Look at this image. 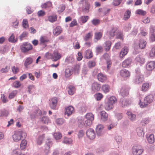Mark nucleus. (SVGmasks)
I'll list each match as a JSON object with an SVG mask.
<instances>
[{
  "label": "nucleus",
  "mask_w": 155,
  "mask_h": 155,
  "mask_svg": "<svg viewBox=\"0 0 155 155\" xmlns=\"http://www.w3.org/2000/svg\"><path fill=\"white\" fill-rule=\"evenodd\" d=\"M117 102L116 98L114 96H111L109 97L107 101L105 104V108L106 110H109L114 107V104Z\"/></svg>",
  "instance_id": "f257e3e1"
},
{
  "label": "nucleus",
  "mask_w": 155,
  "mask_h": 155,
  "mask_svg": "<svg viewBox=\"0 0 155 155\" xmlns=\"http://www.w3.org/2000/svg\"><path fill=\"white\" fill-rule=\"evenodd\" d=\"M153 99V97L152 95H149L145 97L143 102L139 103L140 107L142 108L146 107L149 104L151 103Z\"/></svg>",
  "instance_id": "f03ea898"
},
{
  "label": "nucleus",
  "mask_w": 155,
  "mask_h": 155,
  "mask_svg": "<svg viewBox=\"0 0 155 155\" xmlns=\"http://www.w3.org/2000/svg\"><path fill=\"white\" fill-rule=\"evenodd\" d=\"M26 134L22 131H15V133L13 135V138L14 140L17 142L21 140V138L22 137L23 134Z\"/></svg>",
  "instance_id": "7ed1b4c3"
},
{
  "label": "nucleus",
  "mask_w": 155,
  "mask_h": 155,
  "mask_svg": "<svg viewBox=\"0 0 155 155\" xmlns=\"http://www.w3.org/2000/svg\"><path fill=\"white\" fill-rule=\"evenodd\" d=\"M143 152L142 149L139 146L135 145L132 148V152L133 155H140Z\"/></svg>",
  "instance_id": "20e7f679"
},
{
  "label": "nucleus",
  "mask_w": 155,
  "mask_h": 155,
  "mask_svg": "<svg viewBox=\"0 0 155 155\" xmlns=\"http://www.w3.org/2000/svg\"><path fill=\"white\" fill-rule=\"evenodd\" d=\"M21 49L22 52H26L32 49V46L27 42L23 44L21 47Z\"/></svg>",
  "instance_id": "39448f33"
},
{
  "label": "nucleus",
  "mask_w": 155,
  "mask_h": 155,
  "mask_svg": "<svg viewBox=\"0 0 155 155\" xmlns=\"http://www.w3.org/2000/svg\"><path fill=\"white\" fill-rule=\"evenodd\" d=\"M81 2L83 5L82 7V12L85 13H87L89 12V4L88 3L87 0H82Z\"/></svg>",
  "instance_id": "423d86ee"
},
{
  "label": "nucleus",
  "mask_w": 155,
  "mask_h": 155,
  "mask_svg": "<svg viewBox=\"0 0 155 155\" xmlns=\"http://www.w3.org/2000/svg\"><path fill=\"white\" fill-rule=\"evenodd\" d=\"M86 134L87 137L91 139H93L95 138V131L91 128L88 129L86 132Z\"/></svg>",
  "instance_id": "0eeeda50"
},
{
  "label": "nucleus",
  "mask_w": 155,
  "mask_h": 155,
  "mask_svg": "<svg viewBox=\"0 0 155 155\" xmlns=\"http://www.w3.org/2000/svg\"><path fill=\"white\" fill-rule=\"evenodd\" d=\"M104 127L101 124H99L96 128V132L97 135L98 136H101L103 135L104 134L103 129Z\"/></svg>",
  "instance_id": "6e6552de"
},
{
  "label": "nucleus",
  "mask_w": 155,
  "mask_h": 155,
  "mask_svg": "<svg viewBox=\"0 0 155 155\" xmlns=\"http://www.w3.org/2000/svg\"><path fill=\"white\" fill-rule=\"evenodd\" d=\"M120 94L123 97L127 96L129 94V89L125 86H123L120 90Z\"/></svg>",
  "instance_id": "1a4fd4ad"
},
{
  "label": "nucleus",
  "mask_w": 155,
  "mask_h": 155,
  "mask_svg": "<svg viewBox=\"0 0 155 155\" xmlns=\"http://www.w3.org/2000/svg\"><path fill=\"white\" fill-rule=\"evenodd\" d=\"M57 99L56 97L52 98L49 103V106L52 109H56L57 104Z\"/></svg>",
  "instance_id": "9d476101"
},
{
  "label": "nucleus",
  "mask_w": 155,
  "mask_h": 155,
  "mask_svg": "<svg viewBox=\"0 0 155 155\" xmlns=\"http://www.w3.org/2000/svg\"><path fill=\"white\" fill-rule=\"evenodd\" d=\"M155 68V62L151 61L149 62L146 65V69L149 71H152Z\"/></svg>",
  "instance_id": "9b49d317"
},
{
  "label": "nucleus",
  "mask_w": 155,
  "mask_h": 155,
  "mask_svg": "<svg viewBox=\"0 0 155 155\" xmlns=\"http://www.w3.org/2000/svg\"><path fill=\"white\" fill-rule=\"evenodd\" d=\"M120 74L123 77H128L130 75V73L128 70L123 69L120 71Z\"/></svg>",
  "instance_id": "f8f14e48"
},
{
  "label": "nucleus",
  "mask_w": 155,
  "mask_h": 155,
  "mask_svg": "<svg viewBox=\"0 0 155 155\" xmlns=\"http://www.w3.org/2000/svg\"><path fill=\"white\" fill-rule=\"evenodd\" d=\"M128 51V49L127 47H124L122 49L120 54V57L122 58H123L127 53Z\"/></svg>",
  "instance_id": "ddd939ff"
},
{
  "label": "nucleus",
  "mask_w": 155,
  "mask_h": 155,
  "mask_svg": "<svg viewBox=\"0 0 155 155\" xmlns=\"http://www.w3.org/2000/svg\"><path fill=\"white\" fill-rule=\"evenodd\" d=\"M61 57L60 54L58 53L56 51H54L53 55L51 56L52 59L53 61H56L58 60Z\"/></svg>",
  "instance_id": "4468645a"
},
{
  "label": "nucleus",
  "mask_w": 155,
  "mask_h": 155,
  "mask_svg": "<svg viewBox=\"0 0 155 155\" xmlns=\"http://www.w3.org/2000/svg\"><path fill=\"white\" fill-rule=\"evenodd\" d=\"M132 60L130 58H128L124 61L122 63V66L124 68L127 67L130 64Z\"/></svg>",
  "instance_id": "2eb2a0df"
},
{
  "label": "nucleus",
  "mask_w": 155,
  "mask_h": 155,
  "mask_svg": "<svg viewBox=\"0 0 155 155\" xmlns=\"http://www.w3.org/2000/svg\"><path fill=\"white\" fill-rule=\"evenodd\" d=\"M74 110V108L72 106H70L66 108L65 114H67L68 116H69L72 114Z\"/></svg>",
  "instance_id": "dca6fc26"
},
{
  "label": "nucleus",
  "mask_w": 155,
  "mask_h": 155,
  "mask_svg": "<svg viewBox=\"0 0 155 155\" xmlns=\"http://www.w3.org/2000/svg\"><path fill=\"white\" fill-rule=\"evenodd\" d=\"M100 85L96 82H94L92 84V90L94 91H99L100 90Z\"/></svg>",
  "instance_id": "f3484780"
},
{
  "label": "nucleus",
  "mask_w": 155,
  "mask_h": 155,
  "mask_svg": "<svg viewBox=\"0 0 155 155\" xmlns=\"http://www.w3.org/2000/svg\"><path fill=\"white\" fill-rule=\"evenodd\" d=\"M100 114L101 116V120L105 121L107 120L108 114L105 111H102L101 112Z\"/></svg>",
  "instance_id": "a211bd4d"
},
{
  "label": "nucleus",
  "mask_w": 155,
  "mask_h": 155,
  "mask_svg": "<svg viewBox=\"0 0 155 155\" xmlns=\"http://www.w3.org/2000/svg\"><path fill=\"white\" fill-rule=\"evenodd\" d=\"M143 80L144 78L142 75L140 74L136 76L135 81L137 83L139 84L141 83Z\"/></svg>",
  "instance_id": "6ab92c4d"
},
{
  "label": "nucleus",
  "mask_w": 155,
  "mask_h": 155,
  "mask_svg": "<svg viewBox=\"0 0 155 155\" xmlns=\"http://www.w3.org/2000/svg\"><path fill=\"white\" fill-rule=\"evenodd\" d=\"M97 77L98 80L102 82L105 81L107 79V78L105 75H104L101 73L98 74Z\"/></svg>",
  "instance_id": "aec40b11"
},
{
  "label": "nucleus",
  "mask_w": 155,
  "mask_h": 155,
  "mask_svg": "<svg viewBox=\"0 0 155 155\" xmlns=\"http://www.w3.org/2000/svg\"><path fill=\"white\" fill-rule=\"evenodd\" d=\"M136 131L137 135L140 137H143L144 136V132L143 128L138 127L136 129Z\"/></svg>",
  "instance_id": "412c9836"
},
{
  "label": "nucleus",
  "mask_w": 155,
  "mask_h": 155,
  "mask_svg": "<svg viewBox=\"0 0 155 155\" xmlns=\"http://www.w3.org/2000/svg\"><path fill=\"white\" fill-rule=\"evenodd\" d=\"M147 42L142 39H140L139 41V47L141 49L144 48L146 46Z\"/></svg>",
  "instance_id": "4be33fe9"
},
{
  "label": "nucleus",
  "mask_w": 155,
  "mask_h": 155,
  "mask_svg": "<svg viewBox=\"0 0 155 155\" xmlns=\"http://www.w3.org/2000/svg\"><path fill=\"white\" fill-rule=\"evenodd\" d=\"M120 104L122 107H124L128 104V101L122 98L120 100Z\"/></svg>",
  "instance_id": "5701e85b"
},
{
  "label": "nucleus",
  "mask_w": 155,
  "mask_h": 155,
  "mask_svg": "<svg viewBox=\"0 0 155 155\" xmlns=\"http://www.w3.org/2000/svg\"><path fill=\"white\" fill-rule=\"evenodd\" d=\"M68 93L69 95H72L74 93L75 89L74 86L70 85L68 87Z\"/></svg>",
  "instance_id": "b1692460"
},
{
  "label": "nucleus",
  "mask_w": 155,
  "mask_h": 155,
  "mask_svg": "<svg viewBox=\"0 0 155 155\" xmlns=\"http://www.w3.org/2000/svg\"><path fill=\"white\" fill-rule=\"evenodd\" d=\"M127 114L128 116V118L130 120L133 121L135 120L136 118V115L135 114L129 111L127 112Z\"/></svg>",
  "instance_id": "393cba45"
},
{
  "label": "nucleus",
  "mask_w": 155,
  "mask_h": 155,
  "mask_svg": "<svg viewBox=\"0 0 155 155\" xmlns=\"http://www.w3.org/2000/svg\"><path fill=\"white\" fill-rule=\"evenodd\" d=\"M51 146V143L49 141L48 143H47L46 146L45 147V149H44V152L47 155L49 153L50 147Z\"/></svg>",
  "instance_id": "a878e982"
},
{
  "label": "nucleus",
  "mask_w": 155,
  "mask_h": 155,
  "mask_svg": "<svg viewBox=\"0 0 155 155\" xmlns=\"http://www.w3.org/2000/svg\"><path fill=\"white\" fill-rule=\"evenodd\" d=\"M118 31L117 29L114 28H112L111 30L109 31V34L110 36L111 37H114L116 34H117Z\"/></svg>",
  "instance_id": "bb28decb"
},
{
  "label": "nucleus",
  "mask_w": 155,
  "mask_h": 155,
  "mask_svg": "<svg viewBox=\"0 0 155 155\" xmlns=\"http://www.w3.org/2000/svg\"><path fill=\"white\" fill-rule=\"evenodd\" d=\"M33 61V60L32 58L30 57L27 58L25 60L24 65L27 68V66L31 64Z\"/></svg>",
  "instance_id": "cd10ccee"
},
{
  "label": "nucleus",
  "mask_w": 155,
  "mask_h": 155,
  "mask_svg": "<svg viewBox=\"0 0 155 155\" xmlns=\"http://www.w3.org/2000/svg\"><path fill=\"white\" fill-rule=\"evenodd\" d=\"M41 110H36L31 115V116L32 117H39L41 114Z\"/></svg>",
  "instance_id": "c85d7f7f"
},
{
  "label": "nucleus",
  "mask_w": 155,
  "mask_h": 155,
  "mask_svg": "<svg viewBox=\"0 0 155 155\" xmlns=\"http://www.w3.org/2000/svg\"><path fill=\"white\" fill-rule=\"evenodd\" d=\"M61 32V30L59 27H57L54 30L53 33L54 35L55 36H57Z\"/></svg>",
  "instance_id": "c756f323"
},
{
  "label": "nucleus",
  "mask_w": 155,
  "mask_h": 155,
  "mask_svg": "<svg viewBox=\"0 0 155 155\" xmlns=\"http://www.w3.org/2000/svg\"><path fill=\"white\" fill-rule=\"evenodd\" d=\"M45 137L44 134L40 136L38 138L37 140V143L38 145H40L43 142Z\"/></svg>",
  "instance_id": "7c9ffc66"
},
{
  "label": "nucleus",
  "mask_w": 155,
  "mask_h": 155,
  "mask_svg": "<svg viewBox=\"0 0 155 155\" xmlns=\"http://www.w3.org/2000/svg\"><path fill=\"white\" fill-rule=\"evenodd\" d=\"M102 89L105 93H107L109 91L110 87L108 85L104 84L102 86Z\"/></svg>",
  "instance_id": "2f4dec72"
},
{
  "label": "nucleus",
  "mask_w": 155,
  "mask_h": 155,
  "mask_svg": "<svg viewBox=\"0 0 155 155\" xmlns=\"http://www.w3.org/2000/svg\"><path fill=\"white\" fill-rule=\"evenodd\" d=\"M111 42L110 41H107L105 43V49L106 51H108L110 49L111 45Z\"/></svg>",
  "instance_id": "473e14b6"
},
{
  "label": "nucleus",
  "mask_w": 155,
  "mask_h": 155,
  "mask_svg": "<svg viewBox=\"0 0 155 155\" xmlns=\"http://www.w3.org/2000/svg\"><path fill=\"white\" fill-rule=\"evenodd\" d=\"M93 57L92 53L90 50H87L86 52L85 57L87 59Z\"/></svg>",
  "instance_id": "72a5a7b5"
},
{
  "label": "nucleus",
  "mask_w": 155,
  "mask_h": 155,
  "mask_svg": "<svg viewBox=\"0 0 155 155\" xmlns=\"http://www.w3.org/2000/svg\"><path fill=\"white\" fill-rule=\"evenodd\" d=\"M147 140L149 143H152L154 142V135L151 134L147 137Z\"/></svg>",
  "instance_id": "f704fd0d"
},
{
  "label": "nucleus",
  "mask_w": 155,
  "mask_h": 155,
  "mask_svg": "<svg viewBox=\"0 0 155 155\" xmlns=\"http://www.w3.org/2000/svg\"><path fill=\"white\" fill-rule=\"evenodd\" d=\"M64 122V120L62 118H59L56 120V123L58 125H62Z\"/></svg>",
  "instance_id": "c9c22d12"
},
{
  "label": "nucleus",
  "mask_w": 155,
  "mask_h": 155,
  "mask_svg": "<svg viewBox=\"0 0 155 155\" xmlns=\"http://www.w3.org/2000/svg\"><path fill=\"white\" fill-rule=\"evenodd\" d=\"M130 12L128 10H127L125 13L124 19V20H127L130 18Z\"/></svg>",
  "instance_id": "e433bc0d"
},
{
  "label": "nucleus",
  "mask_w": 155,
  "mask_h": 155,
  "mask_svg": "<svg viewBox=\"0 0 155 155\" xmlns=\"http://www.w3.org/2000/svg\"><path fill=\"white\" fill-rule=\"evenodd\" d=\"M72 74V71L71 69L69 68L66 69L65 71V75L66 77H69Z\"/></svg>",
  "instance_id": "4c0bfd02"
},
{
  "label": "nucleus",
  "mask_w": 155,
  "mask_h": 155,
  "mask_svg": "<svg viewBox=\"0 0 155 155\" xmlns=\"http://www.w3.org/2000/svg\"><path fill=\"white\" fill-rule=\"evenodd\" d=\"M27 142L25 140H23L21 142L20 144V148L21 149L23 150L24 149L27 145Z\"/></svg>",
  "instance_id": "58836bf2"
},
{
  "label": "nucleus",
  "mask_w": 155,
  "mask_h": 155,
  "mask_svg": "<svg viewBox=\"0 0 155 155\" xmlns=\"http://www.w3.org/2000/svg\"><path fill=\"white\" fill-rule=\"evenodd\" d=\"M136 60L137 61L141 63H143L145 61V59L140 57V55H137L136 58Z\"/></svg>",
  "instance_id": "ea45409f"
},
{
  "label": "nucleus",
  "mask_w": 155,
  "mask_h": 155,
  "mask_svg": "<svg viewBox=\"0 0 155 155\" xmlns=\"http://www.w3.org/2000/svg\"><path fill=\"white\" fill-rule=\"evenodd\" d=\"M53 136L54 138L57 140L60 139L62 137L61 134L59 132L54 133Z\"/></svg>",
  "instance_id": "a19ab883"
},
{
  "label": "nucleus",
  "mask_w": 155,
  "mask_h": 155,
  "mask_svg": "<svg viewBox=\"0 0 155 155\" xmlns=\"http://www.w3.org/2000/svg\"><path fill=\"white\" fill-rule=\"evenodd\" d=\"M41 120L43 123L45 124H47L50 121L48 118L46 116L43 117Z\"/></svg>",
  "instance_id": "79ce46f5"
},
{
  "label": "nucleus",
  "mask_w": 155,
  "mask_h": 155,
  "mask_svg": "<svg viewBox=\"0 0 155 155\" xmlns=\"http://www.w3.org/2000/svg\"><path fill=\"white\" fill-rule=\"evenodd\" d=\"M57 17L56 16H50L48 17V20L51 22H53L57 20Z\"/></svg>",
  "instance_id": "37998d69"
},
{
  "label": "nucleus",
  "mask_w": 155,
  "mask_h": 155,
  "mask_svg": "<svg viewBox=\"0 0 155 155\" xmlns=\"http://www.w3.org/2000/svg\"><path fill=\"white\" fill-rule=\"evenodd\" d=\"M87 120H93L94 119V115L91 113H87L85 116Z\"/></svg>",
  "instance_id": "c03bdc74"
},
{
  "label": "nucleus",
  "mask_w": 155,
  "mask_h": 155,
  "mask_svg": "<svg viewBox=\"0 0 155 155\" xmlns=\"http://www.w3.org/2000/svg\"><path fill=\"white\" fill-rule=\"evenodd\" d=\"M114 139L117 143H120L122 140V137L120 136H116L114 137Z\"/></svg>",
  "instance_id": "a18cd8bd"
},
{
  "label": "nucleus",
  "mask_w": 155,
  "mask_h": 155,
  "mask_svg": "<svg viewBox=\"0 0 155 155\" xmlns=\"http://www.w3.org/2000/svg\"><path fill=\"white\" fill-rule=\"evenodd\" d=\"M40 41L41 44L48 42L49 40L46 37H41V38Z\"/></svg>",
  "instance_id": "49530a36"
},
{
  "label": "nucleus",
  "mask_w": 155,
  "mask_h": 155,
  "mask_svg": "<svg viewBox=\"0 0 155 155\" xmlns=\"http://www.w3.org/2000/svg\"><path fill=\"white\" fill-rule=\"evenodd\" d=\"M149 86V85L148 83H146L143 84L142 87V90L144 91H146L148 88Z\"/></svg>",
  "instance_id": "de8ad7c7"
},
{
  "label": "nucleus",
  "mask_w": 155,
  "mask_h": 155,
  "mask_svg": "<svg viewBox=\"0 0 155 155\" xmlns=\"http://www.w3.org/2000/svg\"><path fill=\"white\" fill-rule=\"evenodd\" d=\"M150 55L151 57H155V47L152 48L150 53Z\"/></svg>",
  "instance_id": "09e8293b"
},
{
  "label": "nucleus",
  "mask_w": 155,
  "mask_h": 155,
  "mask_svg": "<svg viewBox=\"0 0 155 155\" xmlns=\"http://www.w3.org/2000/svg\"><path fill=\"white\" fill-rule=\"evenodd\" d=\"M13 85L14 87L17 88L21 86V84L20 81H16L14 82Z\"/></svg>",
  "instance_id": "8fccbe9b"
},
{
  "label": "nucleus",
  "mask_w": 155,
  "mask_h": 155,
  "mask_svg": "<svg viewBox=\"0 0 155 155\" xmlns=\"http://www.w3.org/2000/svg\"><path fill=\"white\" fill-rule=\"evenodd\" d=\"M17 94V91H12L9 95V98L12 99Z\"/></svg>",
  "instance_id": "3c124183"
},
{
  "label": "nucleus",
  "mask_w": 155,
  "mask_h": 155,
  "mask_svg": "<svg viewBox=\"0 0 155 155\" xmlns=\"http://www.w3.org/2000/svg\"><path fill=\"white\" fill-rule=\"evenodd\" d=\"M92 35L91 33H89L85 35L84 39L85 41H88L91 38Z\"/></svg>",
  "instance_id": "603ef678"
},
{
  "label": "nucleus",
  "mask_w": 155,
  "mask_h": 155,
  "mask_svg": "<svg viewBox=\"0 0 155 155\" xmlns=\"http://www.w3.org/2000/svg\"><path fill=\"white\" fill-rule=\"evenodd\" d=\"M22 25L23 27L25 28H27L28 27V22L27 19H23L22 22Z\"/></svg>",
  "instance_id": "864d4df0"
},
{
  "label": "nucleus",
  "mask_w": 155,
  "mask_h": 155,
  "mask_svg": "<svg viewBox=\"0 0 155 155\" xmlns=\"http://www.w3.org/2000/svg\"><path fill=\"white\" fill-rule=\"evenodd\" d=\"M149 122V120L148 119L145 118L141 122V124L142 126H145L148 124Z\"/></svg>",
  "instance_id": "5fc2aeb1"
},
{
  "label": "nucleus",
  "mask_w": 155,
  "mask_h": 155,
  "mask_svg": "<svg viewBox=\"0 0 155 155\" xmlns=\"http://www.w3.org/2000/svg\"><path fill=\"white\" fill-rule=\"evenodd\" d=\"M89 17L88 16H82L81 17V19L83 23H85L88 19Z\"/></svg>",
  "instance_id": "6e6d98bb"
},
{
  "label": "nucleus",
  "mask_w": 155,
  "mask_h": 155,
  "mask_svg": "<svg viewBox=\"0 0 155 155\" xmlns=\"http://www.w3.org/2000/svg\"><path fill=\"white\" fill-rule=\"evenodd\" d=\"M93 120H87L85 122L84 126L85 127L90 126L91 124L92 121Z\"/></svg>",
  "instance_id": "4d7b16f0"
},
{
  "label": "nucleus",
  "mask_w": 155,
  "mask_h": 155,
  "mask_svg": "<svg viewBox=\"0 0 155 155\" xmlns=\"http://www.w3.org/2000/svg\"><path fill=\"white\" fill-rule=\"evenodd\" d=\"M14 35L12 34L8 39L9 41L10 42H15L16 41V40L14 39Z\"/></svg>",
  "instance_id": "13d9d810"
},
{
  "label": "nucleus",
  "mask_w": 155,
  "mask_h": 155,
  "mask_svg": "<svg viewBox=\"0 0 155 155\" xmlns=\"http://www.w3.org/2000/svg\"><path fill=\"white\" fill-rule=\"evenodd\" d=\"M88 65L89 68H91L95 66V62L94 61H89Z\"/></svg>",
  "instance_id": "bf43d9fd"
},
{
  "label": "nucleus",
  "mask_w": 155,
  "mask_h": 155,
  "mask_svg": "<svg viewBox=\"0 0 155 155\" xmlns=\"http://www.w3.org/2000/svg\"><path fill=\"white\" fill-rule=\"evenodd\" d=\"M12 70L13 73L14 74H17L19 70L18 67L13 66L12 68Z\"/></svg>",
  "instance_id": "052dcab7"
},
{
  "label": "nucleus",
  "mask_w": 155,
  "mask_h": 155,
  "mask_svg": "<svg viewBox=\"0 0 155 155\" xmlns=\"http://www.w3.org/2000/svg\"><path fill=\"white\" fill-rule=\"evenodd\" d=\"M80 68V66L78 65H76L74 66V73H78L79 72Z\"/></svg>",
  "instance_id": "680f3d73"
},
{
  "label": "nucleus",
  "mask_w": 155,
  "mask_h": 155,
  "mask_svg": "<svg viewBox=\"0 0 155 155\" xmlns=\"http://www.w3.org/2000/svg\"><path fill=\"white\" fill-rule=\"evenodd\" d=\"M37 14L39 17H41L44 16L45 14V12L44 11L41 10L38 12Z\"/></svg>",
  "instance_id": "e2e57ef3"
},
{
  "label": "nucleus",
  "mask_w": 155,
  "mask_h": 155,
  "mask_svg": "<svg viewBox=\"0 0 155 155\" xmlns=\"http://www.w3.org/2000/svg\"><path fill=\"white\" fill-rule=\"evenodd\" d=\"M101 34L100 32H97L95 33V38L97 40L100 39L101 37Z\"/></svg>",
  "instance_id": "0e129e2a"
},
{
  "label": "nucleus",
  "mask_w": 155,
  "mask_h": 155,
  "mask_svg": "<svg viewBox=\"0 0 155 155\" xmlns=\"http://www.w3.org/2000/svg\"><path fill=\"white\" fill-rule=\"evenodd\" d=\"M28 33L26 32H24L20 36V39L22 40L23 38L26 37L28 35Z\"/></svg>",
  "instance_id": "69168bd1"
},
{
  "label": "nucleus",
  "mask_w": 155,
  "mask_h": 155,
  "mask_svg": "<svg viewBox=\"0 0 155 155\" xmlns=\"http://www.w3.org/2000/svg\"><path fill=\"white\" fill-rule=\"evenodd\" d=\"M92 24L95 25H96L99 24L100 21L98 19H93L91 21Z\"/></svg>",
  "instance_id": "338daca9"
},
{
  "label": "nucleus",
  "mask_w": 155,
  "mask_h": 155,
  "mask_svg": "<svg viewBox=\"0 0 155 155\" xmlns=\"http://www.w3.org/2000/svg\"><path fill=\"white\" fill-rule=\"evenodd\" d=\"M150 33L151 35H155V28L153 26L150 27Z\"/></svg>",
  "instance_id": "774afa93"
}]
</instances>
